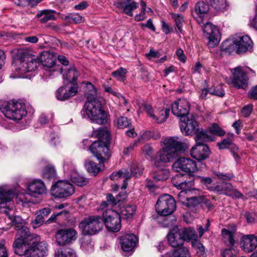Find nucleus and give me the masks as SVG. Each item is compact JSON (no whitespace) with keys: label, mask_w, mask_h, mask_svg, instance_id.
Here are the masks:
<instances>
[{"label":"nucleus","mask_w":257,"mask_h":257,"mask_svg":"<svg viewBox=\"0 0 257 257\" xmlns=\"http://www.w3.org/2000/svg\"><path fill=\"white\" fill-rule=\"evenodd\" d=\"M161 143L164 147L158 152L157 157L153 159L157 167L160 166L159 160L164 163L172 162L178 157L179 151H184L188 148L187 144L178 137L163 138Z\"/></svg>","instance_id":"f257e3e1"},{"label":"nucleus","mask_w":257,"mask_h":257,"mask_svg":"<svg viewBox=\"0 0 257 257\" xmlns=\"http://www.w3.org/2000/svg\"><path fill=\"white\" fill-rule=\"evenodd\" d=\"M93 135L98 138L89 146V150L100 163L107 160L109 157L108 144L110 140V134L105 127H101L94 131Z\"/></svg>","instance_id":"f03ea898"},{"label":"nucleus","mask_w":257,"mask_h":257,"mask_svg":"<svg viewBox=\"0 0 257 257\" xmlns=\"http://www.w3.org/2000/svg\"><path fill=\"white\" fill-rule=\"evenodd\" d=\"M83 118L88 117L92 122L102 125L107 122V115L97 99L87 100L80 112Z\"/></svg>","instance_id":"7ed1b4c3"},{"label":"nucleus","mask_w":257,"mask_h":257,"mask_svg":"<svg viewBox=\"0 0 257 257\" xmlns=\"http://www.w3.org/2000/svg\"><path fill=\"white\" fill-rule=\"evenodd\" d=\"M252 42L246 35H235L223 41L220 46L222 52L230 54L236 51L238 54L246 52L252 48Z\"/></svg>","instance_id":"20e7f679"},{"label":"nucleus","mask_w":257,"mask_h":257,"mask_svg":"<svg viewBox=\"0 0 257 257\" xmlns=\"http://www.w3.org/2000/svg\"><path fill=\"white\" fill-rule=\"evenodd\" d=\"M0 109L6 117L14 121L22 119L27 114L25 103L15 100L4 102Z\"/></svg>","instance_id":"39448f33"},{"label":"nucleus","mask_w":257,"mask_h":257,"mask_svg":"<svg viewBox=\"0 0 257 257\" xmlns=\"http://www.w3.org/2000/svg\"><path fill=\"white\" fill-rule=\"evenodd\" d=\"M29 193L18 195L17 199L23 203H35L33 198L45 194L47 192L44 182L40 179H34L27 184Z\"/></svg>","instance_id":"423d86ee"},{"label":"nucleus","mask_w":257,"mask_h":257,"mask_svg":"<svg viewBox=\"0 0 257 257\" xmlns=\"http://www.w3.org/2000/svg\"><path fill=\"white\" fill-rule=\"evenodd\" d=\"M103 227L102 218L99 215H91L85 218L79 227L84 235H92L101 231Z\"/></svg>","instance_id":"0eeeda50"},{"label":"nucleus","mask_w":257,"mask_h":257,"mask_svg":"<svg viewBox=\"0 0 257 257\" xmlns=\"http://www.w3.org/2000/svg\"><path fill=\"white\" fill-rule=\"evenodd\" d=\"M17 63L18 67L16 68V70L18 72L19 75L17 76H12L11 75L10 77L11 78L20 77L21 75L26 72L35 71L40 65V59L39 57L31 55H26L19 59Z\"/></svg>","instance_id":"6e6552de"},{"label":"nucleus","mask_w":257,"mask_h":257,"mask_svg":"<svg viewBox=\"0 0 257 257\" xmlns=\"http://www.w3.org/2000/svg\"><path fill=\"white\" fill-rule=\"evenodd\" d=\"M176 208V201L171 195L164 194L160 196L155 205V209L161 216H168Z\"/></svg>","instance_id":"1a4fd4ad"},{"label":"nucleus","mask_w":257,"mask_h":257,"mask_svg":"<svg viewBox=\"0 0 257 257\" xmlns=\"http://www.w3.org/2000/svg\"><path fill=\"white\" fill-rule=\"evenodd\" d=\"M103 224L109 231L117 232L120 230L121 216L119 213L112 209H106L102 213Z\"/></svg>","instance_id":"9d476101"},{"label":"nucleus","mask_w":257,"mask_h":257,"mask_svg":"<svg viewBox=\"0 0 257 257\" xmlns=\"http://www.w3.org/2000/svg\"><path fill=\"white\" fill-rule=\"evenodd\" d=\"M232 76L227 79V82L238 89H244L248 85L247 71L241 66L231 70Z\"/></svg>","instance_id":"9b49d317"},{"label":"nucleus","mask_w":257,"mask_h":257,"mask_svg":"<svg viewBox=\"0 0 257 257\" xmlns=\"http://www.w3.org/2000/svg\"><path fill=\"white\" fill-rule=\"evenodd\" d=\"M74 192L72 184L67 181L60 180L54 184L51 189V193L56 198H63L71 196Z\"/></svg>","instance_id":"f8f14e48"},{"label":"nucleus","mask_w":257,"mask_h":257,"mask_svg":"<svg viewBox=\"0 0 257 257\" xmlns=\"http://www.w3.org/2000/svg\"><path fill=\"white\" fill-rule=\"evenodd\" d=\"M77 235L78 233L74 228L59 229L55 233L56 241L59 245L70 244L77 239Z\"/></svg>","instance_id":"ddd939ff"},{"label":"nucleus","mask_w":257,"mask_h":257,"mask_svg":"<svg viewBox=\"0 0 257 257\" xmlns=\"http://www.w3.org/2000/svg\"><path fill=\"white\" fill-rule=\"evenodd\" d=\"M40 239L39 236H35V239L26 251L25 257H44L47 251V243L39 241Z\"/></svg>","instance_id":"4468645a"},{"label":"nucleus","mask_w":257,"mask_h":257,"mask_svg":"<svg viewBox=\"0 0 257 257\" xmlns=\"http://www.w3.org/2000/svg\"><path fill=\"white\" fill-rule=\"evenodd\" d=\"M41 62L45 68L44 72L46 76H51L56 71V57L53 54L45 51L41 53L39 57Z\"/></svg>","instance_id":"2eb2a0df"},{"label":"nucleus","mask_w":257,"mask_h":257,"mask_svg":"<svg viewBox=\"0 0 257 257\" xmlns=\"http://www.w3.org/2000/svg\"><path fill=\"white\" fill-rule=\"evenodd\" d=\"M204 34L208 40V45L213 47L220 41V35L218 28L211 23H206L203 27Z\"/></svg>","instance_id":"dca6fc26"},{"label":"nucleus","mask_w":257,"mask_h":257,"mask_svg":"<svg viewBox=\"0 0 257 257\" xmlns=\"http://www.w3.org/2000/svg\"><path fill=\"white\" fill-rule=\"evenodd\" d=\"M173 170L176 172H195L197 171L195 161L186 158H179L173 165Z\"/></svg>","instance_id":"f3484780"},{"label":"nucleus","mask_w":257,"mask_h":257,"mask_svg":"<svg viewBox=\"0 0 257 257\" xmlns=\"http://www.w3.org/2000/svg\"><path fill=\"white\" fill-rule=\"evenodd\" d=\"M180 127L185 135H192L198 129L199 126L193 116L189 114L180 118Z\"/></svg>","instance_id":"a211bd4d"},{"label":"nucleus","mask_w":257,"mask_h":257,"mask_svg":"<svg viewBox=\"0 0 257 257\" xmlns=\"http://www.w3.org/2000/svg\"><path fill=\"white\" fill-rule=\"evenodd\" d=\"M214 191L219 194L226 195L233 199L242 198L243 196V194L234 188L230 183L223 182L217 185L214 187Z\"/></svg>","instance_id":"6ab92c4d"},{"label":"nucleus","mask_w":257,"mask_h":257,"mask_svg":"<svg viewBox=\"0 0 257 257\" xmlns=\"http://www.w3.org/2000/svg\"><path fill=\"white\" fill-rule=\"evenodd\" d=\"M190 104L186 99H178L172 105L173 114L182 118L189 114Z\"/></svg>","instance_id":"aec40b11"},{"label":"nucleus","mask_w":257,"mask_h":257,"mask_svg":"<svg viewBox=\"0 0 257 257\" xmlns=\"http://www.w3.org/2000/svg\"><path fill=\"white\" fill-rule=\"evenodd\" d=\"M210 151L208 146L205 144L196 145L191 151V156L198 161L204 160L208 158Z\"/></svg>","instance_id":"412c9836"},{"label":"nucleus","mask_w":257,"mask_h":257,"mask_svg":"<svg viewBox=\"0 0 257 257\" xmlns=\"http://www.w3.org/2000/svg\"><path fill=\"white\" fill-rule=\"evenodd\" d=\"M167 238L169 244L173 247L182 246L184 242L181 231L177 227H174L170 231Z\"/></svg>","instance_id":"4be33fe9"},{"label":"nucleus","mask_w":257,"mask_h":257,"mask_svg":"<svg viewBox=\"0 0 257 257\" xmlns=\"http://www.w3.org/2000/svg\"><path fill=\"white\" fill-rule=\"evenodd\" d=\"M241 247L246 252H252L257 247V236L253 234L243 235L241 239Z\"/></svg>","instance_id":"5701e85b"},{"label":"nucleus","mask_w":257,"mask_h":257,"mask_svg":"<svg viewBox=\"0 0 257 257\" xmlns=\"http://www.w3.org/2000/svg\"><path fill=\"white\" fill-rule=\"evenodd\" d=\"M0 212H4L7 203L10 202L15 197V193L8 186L3 185L0 186Z\"/></svg>","instance_id":"b1692460"},{"label":"nucleus","mask_w":257,"mask_h":257,"mask_svg":"<svg viewBox=\"0 0 257 257\" xmlns=\"http://www.w3.org/2000/svg\"><path fill=\"white\" fill-rule=\"evenodd\" d=\"M137 242V236L132 233L122 236L120 240L121 249L124 251L132 250L136 246Z\"/></svg>","instance_id":"393cba45"},{"label":"nucleus","mask_w":257,"mask_h":257,"mask_svg":"<svg viewBox=\"0 0 257 257\" xmlns=\"http://www.w3.org/2000/svg\"><path fill=\"white\" fill-rule=\"evenodd\" d=\"M115 5L129 16H133V11L139 7V3L134 0H118Z\"/></svg>","instance_id":"a878e982"},{"label":"nucleus","mask_w":257,"mask_h":257,"mask_svg":"<svg viewBox=\"0 0 257 257\" xmlns=\"http://www.w3.org/2000/svg\"><path fill=\"white\" fill-rule=\"evenodd\" d=\"M78 88L76 86L71 87L68 90L65 87H59L56 92V96L58 99L64 100L76 94Z\"/></svg>","instance_id":"bb28decb"},{"label":"nucleus","mask_w":257,"mask_h":257,"mask_svg":"<svg viewBox=\"0 0 257 257\" xmlns=\"http://www.w3.org/2000/svg\"><path fill=\"white\" fill-rule=\"evenodd\" d=\"M188 175H181L180 174L176 175L172 179L173 185L179 189L184 190L188 189L193 183L191 181H187L186 178Z\"/></svg>","instance_id":"cd10ccee"},{"label":"nucleus","mask_w":257,"mask_h":257,"mask_svg":"<svg viewBox=\"0 0 257 257\" xmlns=\"http://www.w3.org/2000/svg\"><path fill=\"white\" fill-rule=\"evenodd\" d=\"M194 134H195L196 145L204 144L205 142L214 140L213 137L209 134L207 130L198 128Z\"/></svg>","instance_id":"c85d7f7f"},{"label":"nucleus","mask_w":257,"mask_h":257,"mask_svg":"<svg viewBox=\"0 0 257 257\" xmlns=\"http://www.w3.org/2000/svg\"><path fill=\"white\" fill-rule=\"evenodd\" d=\"M61 72L63 75V78L68 83H76L79 73L75 66H71L67 70L61 69Z\"/></svg>","instance_id":"c756f323"},{"label":"nucleus","mask_w":257,"mask_h":257,"mask_svg":"<svg viewBox=\"0 0 257 257\" xmlns=\"http://www.w3.org/2000/svg\"><path fill=\"white\" fill-rule=\"evenodd\" d=\"M133 176L131 171H129L127 169H124L123 170H120L117 172L113 173L110 176V178L112 180H117V179L123 177L124 178L123 183L121 187L122 190H125L127 186V181L129 180Z\"/></svg>","instance_id":"7c9ffc66"},{"label":"nucleus","mask_w":257,"mask_h":257,"mask_svg":"<svg viewBox=\"0 0 257 257\" xmlns=\"http://www.w3.org/2000/svg\"><path fill=\"white\" fill-rule=\"evenodd\" d=\"M170 113V108H159L154 113L152 118L155 122L162 123L165 122Z\"/></svg>","instance_id":"2f4dec72"},{"label":"nucleus","mask_w":257,"mask_h":257,"mask_svg":"<svg viewBox=\"0 0 257 257\" xmlns=\"http://www.w3.org/2000/svg\"><path fill=\"white\" fill-rule=\"evenodd\" d=\"M56 12L51 10H43L39 11L37 15V18H40V22L42 23H45L49 21L55 20L56 19L55 16L53 14Z\"/></svg>","instance_id":"473e14b6"},{"label":"nucleus","mask_w":257,"mask_h":257,"mask_svg":"<svg viewBox=\"0 0 257 257\" xmlns=\"http://www.w3.org/2000/svg\"><path fill=\"white\" fill-rule=\"evenodd\" d=\"M13 247L15 252L20 256L25 255L28 248L25 243V240L21 238V237H17L15 239L13 244Z\"/></svg>","instance_id":"72a5a7b5"},{"label":"nucleus","mask_w":257,"mask_h":257,"mask_svg":"<svg viewBox=\"0 0 257 257\" xmlns=\"http://www.w3.org/2000/svg\"><path fill=\"white\" fill-rule=\"evenodd\" d=\"M137 206L134 204H127L121 209V216L124 219L133 218L136 214Z\"/></svg>","instance_id":"f704fd0d"},{"label":"nucleus","mask_w":257,"mask_h":257,"mask_svg":"<svg viewBox=\"0 0 257 257\" xmlns=\"http://www.w3.org/2000/svg\"><path fill=\"white\" fill-rule=\"evenodd\" d=\"M209 11V6L203 1H200L196 4L194 7V10L192 12L194 17L195 15L200 18L207 14Z\"/></svg>","instance_id":"c9c22d12"},{"label":"nucleus","mask_w":257,"mask_h":257,"mask_svg":"<svg viewBox=\"0 0 257 257\" xmlns=\"http://www.w3.org/2000/svg\"><path fill=\"white\" fill-rule=\"evenodd\" d=\"M190 253L188 249L184 246L173 251H169L161 257H190Z\"/></svg>","instance_id":"e433bc0d"},{"label":"nucleus","mask_w":257,"mask_h":257,"mask_svg":"<svg viewBox=\"0 0 257 257\" xmlns=\"http://www.w3.org/2000/svg\"><path fill=\"white\" fill-rule=\"evenodd\" d=\"M208 3L217 13L224 11L228 6L227 0H208Z\"/></svg>","instance_id":"4c0bfd02"},{"label":"nucleus","mask_w":257,"mask_h":257,"mask_svg":"<svg viewBox=\"0 0 257 257\" xmlns=\"http://www.w3.org/2000/svg\"><path fill=\"white\" fill-rule=\"evenodd\" d=\"M17 230V236L18 237H21L25 240H35L36 234L30 235L29 232V229L25 225L19 227L16 229Z\"/></svg>","instance_id":"58836bf2"},{"label":"nucleus","mask_w":257,"mask_h":257,"mask_svg":"<svg viewBox=\"0 0 257 257\" xmlns=\"http://www.w3.org/2000/svg\"><path fill=\"white\" fill-rule=\"evenodd\" d=\"M169 177V171L167 169L162 168L155 171L153 174V181L155 182L164 181Z\"/></svg>","instance_id":"ea45409f"},{"label":"nucleus","mask_w":257,"mask_h":257,"mask_svg":"<svg viewBox=\"0 0 257 257\" xmlns=\"http://www.w3.org/2000/svg\"><path fill=\"white\" fill-rule=\"evenodd\" d=\"M233 135L223 139L221 142L217 143V146L219 149H229L230 150L233 148L236 149V145L233 143Z\"/></svg>","instance_id":"a19ab883"},{"label":"nucleus","mask_w":257,"mask_h":257,"mask_svg":"<svg viewBox=\"0 0 257 257\" xmlns=\"http://www.w3.org/2000/svg\"><path fill=\"white\" fill-rule=\"evenodd\" d=\"M11 209L7 210L6 207L4 210V213L6 214L13 224L15 226V229L25 225L24 220L19 216H13L10 215V211Z\"/></svg>","instance_id":"79ce46f5"},{"label":"nucleus","mask_w":257,"mask_h":257,"mask_svg":"<svg viewBox=\"0 0 257 257\" xmlns=\"http://www.w3.org/2000/svg\"><path fill=\"white\" fill-rule=\"evenodd\" d=\"M182 234L184 241L186 240H196L197 238V234L193 227L184 228L182 231Z\"/></svg>","instance_id":"37998d69"},{"label":"nucleus","mask_w":257,"mask_h":257,"mask_svg":"<svg viewBox=\"0 0 257 257\" xmlns=\"http://www.w3.org/2000/svg\"><path fill=\"white\" fill-rule=\"evenodd\" d=\"M63 19L70 23L79 24L84 21V19L78 13H71L66 15Z\"/></svg>","instance_id":"c03bdc74"},{"label":"nucleus","mask_w":257,"mask_h":257,"mask_svg":"<svg viewBox=\"0 0 257 257\" xmlns=\"http://www.w3.org/2000/svg\"><path fill=\"white\" fill-rule=\"evenodd\" d=\"M137 105L139 108L138 112L146 111L148 114L152 118L154 113L151 105L145 103L143 100L138 101Z\"/></svg>","instance_id":"a18cd8bd"},{"label":"nucleus","mask_w":257,"mask_h":257,"mask_svg":"<svg viewBox=\"0 0 257 257\" xmlns=\"http://www.w3.org/2000/svg\"><path fill=\"white\" fill-rule=\"evenodd\" d=\"M107 200L103 201L100 205V209H104L106 208L112 207L117 203L116 200L113 197L112 194H109L106 197Z\"/></svg>","instance_id":"49530a36"},{"label":"nucleus","mask_w":257,"mask_h":257,"mask_svg":"<svg viewBox=\"0 0 257 257\" xmlns=\"http://www.w3.org/2000/svg\"><path fill=\"white\" fill-rule=\"evenodd\" d=\"M222 234L226 241L228 242V245L233 246L234 244V232L230 231L226 228L222 230Z\"/></svg>","instance_id":"de8ad7c7"},{"label":"nucleus","mask_w":257,"mask_h":257,"mask_svg":"<svg viewBox=\"0 0 257 257\" xmlns=\"http://www.w3.org/2000/svg\"><path fill=\"white\" fill-rule=\"evenodd\" d=\"M114 124L119 128H123L130 126L131 122L126 117L120 116L114 120Z\"/></svg>","instance_id":"09e8293b"},{"label":"nucleus","mask_w":257,"mask_h":257,"mask_svg":"<svg viewBox=\"0 0 257 257\" xmlns=\"http://www.w3.org/2000/svg\"><path fill=\"white\" fill-rule=\"evenodd\" d=\"M85 167L88 172L93 173L94 175L97 174L100 170V168L95 163L89 160L86 161Z\"/></svg>","instance_id":"8fccbe9b"},{"label":"nucleus","mask_w":257,"mask_h":257,"mask_svg":"<svg viewBox=\"0 0 257 257\" xmlns=\"http://www.w3.org/2000/svg\"><path fill=\"white\" fill-rule=\"evenodd\" d=\"M126 73L127 70L126 69L120 67L113 72L112 75L118 80L123 81L125 80Z\"/></svg>","instance_id":"3c124183"},{"label":"nucleus","mask_w":257,"mask_h":257,"mask_svg":"<svg viewBox=\"0 0 257 257\" xmlns=\"http://www.w3.org/2000/svg\"><path fill=\"white\" fill-rule=\"evenodd\" d=\"M192 245L196 250V253L198 255L204 256L205 255V249L202 243L196 240L192 241Z\"/></svg>","instance_id":"603ef678"},{"label":"nucleus","mask_w":257,"mask_h":257,"mask_svg":"<svg viewBox=\"0 0 257 257\" xmlns=\"http://www.w3.org/2000/svg\"><path fill=\"white\" fill-rule=\"evenodd\" d=\"M172 18L174 19L175 22L176 26L178 28L179 32L180 33H182V26L184 22L183 17L182 15L177 14H172Z\"/></svg>","instance_id":"864d4df0"},{"label":"nucleus","mask_w":257,"mask_h":257,"mask_svg":"<svg viewBox=\"0 0 257 257\" xmlns=\"http://www.w3.org/2000/svg\"><path fill=\"white\" fill-rule=\"evenodd\" d=\"M56 176V171L53 167H46L43 171V177L49 180L53 179Z\"/></svg>","instance_id":"5fc2aeb1"},{"label":"nucleus","mask_w":257,"mask_h":257,"mask_svg":"<svg viewBox=\"0 0 257 257\" xmlns=\"http://www.w3.org/2000/svg\"><path fill=\"white\" fill-rule=\"evenodd\" d=\"M201 197H191L187 199L184 205L188 208L194 207L201 203Z\"/></svg>","instance_id":"6e6d98bb"},{"label":"nucleus","mask_w":257,"mask_h":257,"mask_svg":"<svg viewBox=\"0 0 257 257\" xmlns=\"http://www.w3.org/2000/svg\"><path fill=\"white\" fill-rule=\"evenodd\" d=\"M72 181L76 185L83 186L88 183L87 180L83 176L79 175H75L71 177Z\"/></svg>","instance_id":"4d7b16f0"},{"label":"nucleus","mask_w":257,"mask_h":257,"mask_svg":"<svg viewBox=\"0 0 257 257\" xmlns=\"http://www.w3.org/2000/svg\"><path fill=\"white\" fill-rule=\"evenodd\" d=\"M87 87L89 89V90L86 94L87 100L96 99L97 91L94 86L91 83H88L87 84Z\"/></svg>","instance_id":"13d9d810"},{"label":"nucleus","mask_w":257,"mask_h":257,"mask_svg":"<svg viewBox=\"0 0 257 257\" xmlns=\"http://www.w3.org/2000/svg\"><path fill=\"white\" fill-rule=\"evenodd\" d=\"M130 170L134 176L138 177L143 173V168L137 162H133L131 165Z\"/></svg>","instance_id":"bf43d9fd"},{"label":"nucleus","mask_w":257,"mask_h":257,"mask_svg":"<svg viewBox=\"0 0 257 257\" xmlns=\"http://www.w3.org/2000/svg\"><path fill=\"white\" fill-rule=\"evenodd\" d=\"M209 134L210 133L222 137L225 135V132L216 123L213 124L209 128Z\"/></svg>","instance_id":"052dcab7"},{"label":"nucleus","mask_w":257,"mask_h":257,"mask_svg":"<svg viewBox=\"0 0 257 257\" xmlns=\"http://www.w3.org/2000/svg\"><path fill=\"white\" fill-rule=\"evenodd\" d=\"M37 214L35 219L32 222V225L34 228H37L41 226L44 223L45 220L42 215H39L38 213H37Z\"/></svg>","instance_id":"680f3d73"},{"label":"nucleus","mask_w":257,"mask_h":257,"mask_svg":"<svg viewBox=\"0 0 257 257\" xmlns=\"http://www.w3.org/2000/svg\"><path fill=\"white\" fill-rule=\"evenodd\" d=\"M56 257H76V253L71 248H66L61 253L57 254Z\"/></svg>","instance_id":"e2e57ef3"},{"label":"nucleus","mask_w":257,"mask_h":257,"mask_svg":"<svg viewBox=\"0 0 257 257\" xmlns=\"http://www.w3.org/2000/svg\"><path fill=\"white\" fill-rule=\"evenodd\" d=\"M187 190L189 191H190L189 189L182 190L178 195L179 202H180L182 204L184 205H185L186 201L188 198L187 196Z\"/></svg>","instance_id":"0e129e2a"},{"label":"nucleus","mask_w":257,"mask_h":257,"mask_svg":"<svg viewBox=\"0 0 257 257\" xmlns=\"http://www.w3.org/2000/svg\"><path fill=\"white\" fill-rule=\"evenodd\" d=\"M209 93L212 95L222 97L224 95V92L221 87L209 88Z\"/></svg>","instance_id":"69168bd1"},{"label":"nucleus","mask_w":257,"mask_h":257,"mask_svg":"<svg viewBox=\"0 0 257 257\" xmlns=\"http://www.w3.org/2000/svg\"><path fill=\"white\" fill-rule=\"evenodd\" d=\"M201 182L203 183L209 189L214 190V187H212V180L210 177H202L201 178Z\"/></svg>","instance_id":"338daca9"},{"label":"nucleus","mask_w":257,"mask_h":257,"mask_svg":"<svg viewBox=\"0 0 257 257\" xmlns=\"http://www.w3.org/2000/svg\"><path fill=\"white\" fill-rule=\"evenodd\" d=\"M139 78L145 82L149 81L150 77L149 72L145 69H141L139 73Z\"/></svg>","instance_id":"774afa93"}]
</instances>
